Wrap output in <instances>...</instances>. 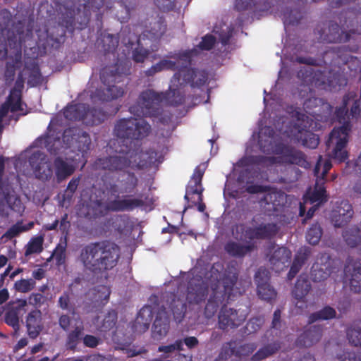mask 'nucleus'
<instances>
[{"label":"nucleus","instance_id":"nucleus-49","mask_svg":"<svg viewBox=\"0 0 361 361\" xmlns=\"http://www.w3.org/2000/svg\"><path fill=\"white\" fill-rule=\"evenodd\" d=\"M125 29L122 30L123 32ZM122 32H121L120 37H118L113 34L104 32L101 35V43L102 44V48L106 53L114 52L118 45L119 39H121Z\"/></svg>","mask_w":361,"mask_h":361},{"label":"nucleus","instance_id":"nucleus-5","mask_svg":"<svg viewBox=\"0 0 361 361\" xmlns=\"http://www.w3.org/2000/svg\"><path fill=\"white\" fill-rule=\"evenodd\" d=\"M153 204L148 194L140 193L137 196L123 195L105 203L102 199L90 200L87 206L86 216L97 219L106 216L109 212H132L136 209H145Z\"/></svg>","mask_w":361,"mask_h":361},{"label":"nucleus","instance_id":"nucleus-30","mask_svg":"<svg viewBox=\"0 0 361 361\" xmlns=\"http://www.w3.org/2000/svg\"><path fill=\"white\" fill-rule=\"evenodd\" d=\"M181 77L183 82L190 84L191 87H201L206 84L208 74L206 71L192 68L186 69Z\"/></svg>","mask_w":361,"mask_h":361},{"label":"nucleus","instance_id":"nucleus-38","mask_svg":"<svg viewBox=\"0 0 361 361\" xmlns=\"http://www.w3.org/2000/svg\"><path fill=\"white\" fill-rule=\"evenodd\" d=\"M87 104H75L68 105L63 110L64 117L69 121H82L84 122Z\"/></svg>","mask_w":361,"mask_h":361},{"label":"nucleus","instance_id":"nucleus-13","mask_svg":"<svg viewBox=\"0 0 361 361\" xmlns=\"http://www.w3.org/2000/svg\"><path fill=\"white\" fill-rule=\"evenodd\" d=\"M118 183H110L105 184L106 190L111 195H118L119 193H132L138 186L139 179L134 172H123L117 178ZM117 198H119L117 196Z\"/></svg>","mask_w":361,"mask_h":361},{"label":"nucleus","instance_id":"nucleus-14","mask_svg":"<svg viewBox=\"0 0 361 361\" xmlns=\"http://www.w3.org/2000/svg\"><path fill=\"white\" fill-rule=\"evenodd\" d=\"M29 163L36 178L46 182L50 180L53 177L52 163L43 153L34 152L29 158Z\"/></svg>","mask_w":361,"mask_h":361},{"label":"nucleus","instance_id":"nucleus-19","mask_svg":"<svg viewBox=\"0 0 361 361\" xmlns=\"http://www.w3.org/2000/svg\"><path fill=\"white\" fill-rule=\"evenodd\" d=\"M254 279L257 284V294L262 300L271 302L276 298V291L269 283V271L259 268L255 273Z\"/></svg>","mask_w":361,"mask_h":361},{"label":"nucleus","instance_id":"nucleus-9","mask_svg":"<svg viewBox=\"0 0 361 361\" xmlns=\"http://www.w3.org/2000/svg\"><path fill=\"white\" fill-rule=\"evenodd\" d=\"M128 154V149H121L114 154L97 157L93 163V167L95 170L110 173L124 172L131 165Z\"/></svg>","mask_w":361,"mask_h":361},{"label":"nucleus","instance_id":"nucleus-22","mask_svg":"<svg viewBox=\"0 0 361 361\" xmlns=\"http://www.w3.org/2000/svg\"><path fill=\"white\" fill-rule=\"evenodd\" d=\"M322 157H318L317 163L314 169V175L316 177L315 185L313 192L310 194L309 200L311 204H315L316 206L326 202L327 201L326 190L325 187L326 179L319 177V173L321 166Z\"/></svg>","mask_w":361,"mask_h":361},{"label":"nucleus","instance_id":"nucleus-21","mask_svg":"<svg viewBox=\"0 0 361 361\" xmlns=\"http://www.w3.org/2000/svg\"><path fill=\"white\" fill-rule=\"evenodd\" d=\"M197 54L198 50L197 48L169 53L166 57L174 59V61H176L179 65L178 71L173 75L175 80L179 81L186 69H192L189 67L191 64L192 58Z\"/></svg>","mask_w":361,"mask_h":361},{"label":"nucleus","instance_id":"nucleus-58","mask_svg":"<svg viewBox=\"0 0 361 361\" xmlns=\"http://www.w3.org/2000/svg\"><path fill=\"white\" fill-rule=\"evenodd\" d=\"M59 307L63 310H68L71 313H75V306L71 302V293L69 291H64L59 297L58 300Z\"/></svg>","mask_w":361,"mask_h":361},{"label":"nucleus","instance_id":"nucleus-39","mask_svg":"<svg viewBox=\"0 0 361 361\" xmlns=\"http://www.w3.org/2000/svg\"><path fill=\"white\" fill-rule=\"evenodd\" d=\"M322 104V100L317 97H310L305 100L303 103V109L309 118L313 119V122L315 120H319L321 116V112L319 111L320 106Z\"/></svg>","mask_w":361,"mask_h":361},{"label":"nucleus","instance_id":"nucleus-56","mask_svg":"<svg viewBox=\"0 0 361 361\" xmlns=\"http://www.w3.org/2000/svg\"><path fill=\"white\" fill-rule=\"evenodd\" d=\"M202 192H203V188L202 187V183H197L196 182H192L190 180L188 185L187 186L186 193L184 196V199L188 202L190 196H192L194 195H197V201L202 202L203 200Z\"/></svg>","mask_w":361,"mask_h":361},{"label":"nucleus","instance_id":"nucleus-45","mask_svg":"<svg viewBox=\"0 0 361 361\" xmlns=\"http://www.w3.org/2000/svg\"><path fill=\"white\" fill-rule=\"evenodd\" d=\"M336 311L334 307L326 305L320 310L310 314L307 322L309 324H312L317 321L329 320L336 318Z\"/></svg>","mask_w":361,"mask_h":361},{"label":"nucleus","instance_id":"nucleus-27","mask_svg":"<svg viewBox=\"0 0 361 361\" xmlns=\"http://www.w3.org/2000/svg\"><path fill=\"white\" fill-rule=\"evenodd\" d=\"M322 336V327L311 326L306 329L296 339V345L300 348H310L319 341Z\"/></svg>","mask_w":361,"mask_h":361},{"label":"nucleus","instance_id":"nucleus-28","mask_svg":"<svg viewBox=\"0 0 361 361\" xmlns=\"http://www.w3.org/2000/svg\"><path fill=\"white\" fill-rule=\"evenodd\" d=\"M27 332L28 336L36 338L43 329L42 312L39 310H34L30 312L25 320Z\"/></svg>","mask_w":361,"mask_h":361},{"label":"nucleus","instance_id":"nucleus-35","mask_svg":"<svg viewBox=\"0 0 361 361\" xmlns=\"http://www.w3.org/2000/svg\"><path fill=\"white\" fill-rule=\"evenodd\" d=\"M89 19L85 17L82 22L80 23L78 26H76L75 11L73 9H67L62 15L61 25L69 32L73 33L75 28L82 30L87 25Z\"/></svg>","mask_w":361,"mask_h":361},{"label":"nucleus","instance_id":"nucleus-31","mask_svg":"<svg viewBox=\"0 0 361 361\" xmlns=\"http://www.w3.org/2000/svg\"><path fill=\"white\" fill-rule=\"evenodd\" d=\"M257 248L255 243L240 244L235 241H228L224 246L225 251L231 256L238 258L244 257Z\"/></svg>","mask_w":361,"mask_h":361},{"label":"nucleus","instance_id":"nucleus-47","mask_svg":"<svg viewBox=\"0 0 361 361\" xmlns=\"http://www.w3.org/2000/svg\"><path fill=\"white\" fill-rule=\"evenodd\" d=\"M291 256L292 253L289 249L286 247H279L270 256L269 262L274 266H276L278 264L285 266V264L290 261Z\"/></svg>","mask_w":361,"mask_h":361},{"label":"nucleus","instance_id":"nucleus-1","mask_svg":"<svg viewBox=\"0 0 361 361\" xmlns=\"http://www.w3.org/2000/svg\"><path fill=\"white\" fill-rule=\"evenodd\" d=\"M344 47L331 48L324 51L322 59L298 56L295 61L301 64L322 66L329 64L336 68L322 71L319 69L303 68L298 72V77L305 82L310 80L316 87L330 92H336L347 85L348 79L341 65L348 62L350 55L344 54Z\"/></svg>","mask_w":361,"mask_h":361},{"label":"nucleus","instance_id":"nucleus-51","mask_svg":"<svg viewBox=\"0 0 361 361\" xmlns=\"http://www.w3.org/2000/svg\"><path fill=\"white\" fill-rule=\"evenodd\" d=\"M44 235L32 237L25 247V256L39 254L43 250Z\"/></svg>","mask_w":361,"mask_h":361},{"label":"nucleus","instance_id":"nucleus-10","mask_svg":"<svg viewBox=\"0 0 361 361\" xmlns=\"http://www.w3.org/2000/svg\"><path fill=\"white\" fill-rule=\"evenodd\" d=\"M295 117L297 121L295 127L298 129V133L295 135V139L305 147L317 148L319 143V136L310 130L313 128L315 122H313L312 118L299 111H296Z\"/></svg>","mask_w":361,"mask_h":361},{"label":"nucleus","instance_id":"nucleus-16","mask_svg":"<svg viewBox=\"0 0 361 361\" xmlns=\"http://www.w3.org/2000/svg\"><path fill=\"white\" fill-rule=\"evenodd\" d=\"M121 35V42L126 47L133 48L135 43L137 44V47L133 51L132 57L133 61L137 63L144 62L149 51L142 47L140 41L141 39H145V37H148V35L144 32L142 35L137 36L136 34L131 32L130 28H125Z\"/></svg>","mask_w":361,"mask_h":361},{"label":"nucleus","instance_id":"nucleus-64","mask_svg":"<svg viewBox=\"0 0 361 361\" xmlns=\"http://www.w3.org/2000/svg\"><path fill=\"white\" fill-rule=\"evenodd\" d=\"M267 203L271 202L275 209L276 207L283 205L286 202V196L283 193L272 192L266 197Z\"/></svg>","mask_w":361,"mask_h":361},{"label":"nucleus","instance_id":"nucleus-43","mask_svg":"<svg viewBox=\"0 0 361 361\" xmlns=\"http://www.w3.org/2000/svg\"><path fill=\"white\" fill-rule=\"evenodd\" d=\"M116 230L123 235L130 234L134 228V223L128 215L123 214L116 216L114 221Z\"/></svg>","mask_w":361,"mask_h":361},{"label":"nucleus","instance_id":"nucleus-18","mask_svg":"<svg viewBox=\"0 0 361 361\" xmlns=\"http://www.w3.org/2000/svg\"><path fill=\"white\" fill-rule=\"evenodd\" d=\"M278 149L283 163L297 165L305 169L311 167V164L307 160L306 154L301 150L287 145L279 146Z\"/></svg>","mask_w":361,"mask_h":361},{"label":"nucleus","instance_id":"nucleus-36","mask_svg":"<svg viewBox=\"0 0 361 361\" xmlns=\"http://www.w3.org/2000/svg\"><path fill=\"white\" fill-rule=\"evenodd\" d=\"M235 232V238L245 241L247 243H254V240H257V235L255 226H246L244 224H237L233 229Z\"/></svg>","mask_w":361,"mask_h":361},{"label":"nucleus","instance_id":"nucleus-25","mask_svg":"<svg viewBox=\"0 0 361 361\" xmlns=\"http://www.w3.org/2000/svg\"><path fill=\"white\" fill-rule=\"evenodd\" d=\"M312 289L311 282L307 274H301L296 280L295 286L292 290L293 298L297 300L296 307L302 308V305H299V302H307L305 299L307 294Z\"/></svg>","mask_w":361,"mask_h":361},{"label":"nucleus","instance_id":"nucleus-6","mask_svg":"<svg viewBox=\"0 0 361 361\" xmlns=\"http://www.w3.org/2000/svg\"><path fill=\"white\" fill-rule=\"evenodd\" d=\"M129 74L130 67L126 63H116L114 66L103 68L100 79L104 87L96 89L92 98L109 102L123 97L127 85L125 80Z\"/></svg>","mask_w":361,"mask_h":361},{"label":"nucleus","instance_id":"nucleus-29","mask_svg":"<svg viewBox=\"0 0 361 361\" xmlns=\"http://www.w3.org/2000/svg\"><path fill=\"white\" fill-rule=\"evenodd\" d=\"M57 183H60L74 173L75 168L61 157L54 159L52 164Z\"/></svg>","mask_w":361,"mask_h":361},{"label":"nucleus","instance_id":"nucleus-12","mask_svg":"<svg viewBox=\"0 0 361 361\" xmlns=\"http://www.w3.org/2000/svg\"><path fill=\"white\" fill-rule=\"evenodd\" d=\"M316 30L319 40L323 42L344 43L351 38L349 30L348 31L341 30L339 25L334 21L319 24Z\"/></svg>","mask_w":361,"mask_h":361},{"label":"nucleus","instance_id":"nucleus-46","mask_svg":"<svg viewBox=\"0 0 361 361\" xmlns=\"http://www.w3.org/2000/svg\"><path fill=\"white\" fill-rule=\"evenodd\" d=\"M281 16L284 26L296 25L299 24L300 21L303 18V11L300 8L294 9L286 8L283 11Z\"/></svg>","mask_w":361,"mask_h":361},{"label":"nucleus","instance_id":"nucleus-44","mask_svg":"<svg viewBox=\"0 0 361 361\" xmlns=\"http://www.w3.org/2000/svg\"><path fill=\"white\" fill-rule=\"evenodd\" d=\"M281 349L279 342H273L268 343L259 348L252 357V361H261L274 354Z\"/></svg>","mask_w":361,"mask_h":361},{"label":"nucleus","instance_id":"nucleus-17","mask_svg":"<svg viewBox=\"0 0 361 361\" xmlns=\"http://www.w3.org/2000/svg\"><path fill=\"white\" fill-rule=\"evenodd\" d=\"M343 281L349 282L351 291L359 293L361 291V259H354L348 257L343 269Z\"/></svg>","mask_w":361,"mask_h":361},{"label":"nucleus","instance_id":"nucleus-42","mask_svg":"<svg viewBox=\"0 0 361 361\" xmlns=\"http://www.w3.org/2000/svg\"><path fill=\"white\" fill-rule=\"evenodd\" d=\"M2 104H7L6 109L13 113L23 111L22 94L19 90L11 89L6 101Z\"/></svg>","mask_w":361,"mask_h":361},{"label":"nucleus","instance_id":"nucleus-57","mask_svg":"<svg viewBox=\"0 0 361 361\" xmlns=\"http://www.w3.org/2000/svg\"><path fill=\"white\" fill-rule=\"evenodd\" d=\"M264 317L258 316L251 318L245 326V332L248 334L258 331L264 323Z\"/></svg>","mask_w":361,"mask_h":361},{"label":"nucleus","instance_id":"nucleus-3","mask_svg":"<svg viewBox=\"0 0 361 361\" xmlns=\"http://www.w3.org/2000/svg\"><path fill=\"white\" fill-rule=\"evenodd\" d=\"M239 269L235 262H230L219 280L212 287V293L204 308V315L212 318L224 302L235 300L245 290L238 281Z\"/></svg>","mask_w":361,"mask_h":361},{"label":"nucleus","instance_id":"nucleus-41","mask_svg":"<svg viewBox=\"0 0 361 361\" xmlns=\"http://www.w3.org/2000/svg\"><path fill=\"white\" fill-rule=\"evenodd\" d=\"M170 309L176 322H181L185 317L187 310V305L184 300L173 295V298L170 303Z\"/></svg>","mask_w":361,"mask_h":361},{"label":"nucleus","instance_id":"nucleus-53","mask_svg":"<svg viewBox=\"0 0 361 361\" xmlns=\"http://www.w3.org/2000/svg\"><path fill=\"white\" fill-rule=\"evenodd\" d=\"M166 95L164 101L172 106H178L183 104L185 102V96L178 90L170 89L169 92H164Z\"/></svg>","mask_w":361,"mask_h":361},{"label":"nucleus","instance_id":"nucleus-62","mask_svg":"<svg viewBox=\"0 0 361 361\" xmlns=\"http://www.w3.org/2000/svg\"><path fill=\"white\" fill-rule=\"evenodd\" d=\"M259 0H235V8L238 11H244L257 7Z\"/></svg>","mask_w":361,"mask_h":361},{"label":"nucleus","instance_id":"nucleus-61","mask_svg":"<svg viewBox=\"0 0 361 361\" xmlns=\"http://www.w3.org/2000/svg\"><path fill=\"white\" fill-rule=\"evenodd\" d=\"M166 25L161 18L154 23L153 27L151 30L147 32L149 35L153 38H158L162 36L166 32Z\"/></svg>","mask_w":361,"mask_h":361},{"label":"nucleus","instance_id":"nucleus-40","mask_svg":"<svg viewBox=\"0 0 361 361\" xmlns=\"http://www.w3.org/2000/svg\"><path fill=\"white\" fill-rule=\"evenodd\" d=\"M255 227L257 240H271L276 235L279 230L276 223H262Z\"/></svg>","mask_w":361,"mask_h":361},{"label":"nucleus","instance_id":"nucleus-24","mask_svg":"<svg viewBox=\"0 0 361 361\" xmlns=\"http://www.w3.org/2000/svg\"><path fill=\"white\" fill-rule=\"evenodd\" d=\"M169 323L168 312L164 307H161L157 311L152 325V337L157 340L165 337L170 328Z\"/></svg>","mask_w":361,"mask_h":361},{"label":"nucleus","instance_id":"nucleus-33","mask_svg":"<svg viewBox=\"0 0 361 361\" xmlns=\"http://www.w3.org/2000/svg\"><path fill=\"white\" fill-rule=\"evenodd\" d=\"M152 318L153 311L151 306H144L137 313L135 322L136 329L143 332L146 331L149 327Z\"/></svg>","mask_w":361,"mask_h":361},{"label":"nucleus","instance_id":"nucleus-4","mask_svg":"<svg viewBox=\"0 0 361 361\" xmlns=\"http://www.w3.org/2000/svg\"><path fill=\"white\" fill-rule=\"evenodd\" d=\"M356 94L354 92H348L343 97L342 105L336 109L335 116L338 123H342L339 127H334L331 131L329 139L326 141V146L331 149V157L338 162H345L348 159V152L346 149L352 125L349 121L348 105L350 101H353V107L356 102H360L361 97L358 100L355 99ZM352 109H350L351 110ZM353 117H361V116H353Z\"/></svg>","mask_w":361,"mask_h":361},{"label":"nucleus","instance_id":"nucleus-23","mask_svg":"<svg viewBox=\"0 0 361 361\" xmlns=\"http://www.w3.org/2000/svg\"><path fill=\"white\" fill-rule=\"evenodd\" d=\"M208 294V286L201 277L191 279L188 282L187 300L190 303L199 304Z\"/></svg>","mask_w":361,"mask_h":361},{"label":"nucleus","instance_id":"nucleus-20","mask_svg":"<svg viewBox=\"0 0 361 361\" xmlns=\"http://www.w3.org/2000/svg\"><path fill=\"white\" fill-rule=\"evenodd\" d=\"M354 211L348 200L336 202L331 214V221L334 226L341 228L345 226L352 219Z\"/></svg>","mask_w":361,"mask_h":361},{"label":"nucleus","instance_id":"nucleus-63","mask_svg":"<svg viewBox=\"0 0 361 361\" xmlns=\"http://www.w3.org/2000/svg\"><path fill=\"white\" fill-rule=\"evenodd\" d=\"M35 281L32 279H20L15 283L16 289L21 293H27L35 287Z\"/></svg>","mask_w":361,"mask_h":361},{"label":"nucleus","instance_id":"nucleus-52","mask_svg":"<svg viewBox=\"0 0 361 361\" xmlns=\"http://www.w3.org/2000/svg\"><path fill=\"white\" fill-rule=\"evenodd\" d=\"M161 156L159 152L153 149L147 150L141 154V159L138 164L140 168H147L156 162H161Z\"/></svg>","mask_w":361,"mask_h":361},{"label":"nucleus","instance_id":"nucleus-54","mask_svg":"<svg viewBox=\"0 0 361 361\" xmlns=\"http://www.w3.org/2000/svg\"><path fill=\"white\" fill-rule=\"evenodd\" d=\"M27 68L29 71L27 85L30 87H36L40 85L42 82V75L39 66L32 64Z\"/></svg>","mask_w":361,"mask_h":361},{"label":"nucleus","instance_id":"nucleus-55","mask_svg":"<svg viewBox=\"0 0 361 361\" xmlns=\"http://www.w3.org/2000/svg\"><path fill=\"white\" fill-rule=\"evenodd\" d=\"M322 235V229L317 223L312 224L307 230L306 233V239L311 245H317Z\"/></svg>","mask_w":361,"mask_h":361},{"label":"nucleus","instance_id":"nucleus-48","mask_svg":"<svg viewBox=\"0 0 361 361\" xmlns=\"http://www.w3.org/2000/svg\"><path fill=\"white\" fill-rule=\"evenodd\" d=\"M343 238L350 247H355L361 243V231L356 226L345 228L343 232Z\"/></svg>","mask_w":361,"mask_h":361},{"label":"nucleus","instance_id":"nucleus-8","mask_svg":"<svg viewBox=\"0 0 361 361\" xmlns=\"http://www.w3.org/2000/svg\"><path fill=\"white\" fill-rule=\"evenodd\" d=\"M151 130L150 125L142 118H128L120 119L114 128V134L123 140H142L147 137Z\"/></svg>","mask_w":361,"mask_h":361},{"label":"nucleus","instance_id":"nucleus-60","mask_svg":"<svg viewBox=\"0 0 361 361\" xmlns=\"http://www.w3.org/2000/svg\"><path fill=\"white\" fill-rule=\"evenodd\" d=\"M4 320L6 324L11 326L15 333L20 329L19 317L16 311L10 310L5 314Z\"/></svg>","mask_w":361,"mask_h":361},{"label":"nucleus","instance_id":"nucleus-34","mask_svg":"<svg viewBox=\"0 0 361 361\" xmlns=\"http://www.w3.org/2000/svg\"><path fill=\"white\" fill-rule=\"evenodd\" d=\"M310 249L308 247H305L303 249H300L298 253L295 255L292 265L290 268V270L288 273L287 278L288 280H292L296 274L299 272L300 269L305 262L307 260L310 255Z\"/></svg>","mask_w":361,"mask_h":361},{"label":"nucleus","instance_id":"nucleus-2","mask_svg":"<svg viewBox=\"0 0 361 361\" xmlns=\"http://www.w3.org/2000/svg\"><path fill=\"white\" fill-rule=\"evenodd\" d=\"M120 247L115 243L104 240L83 245L78 259L85 270L94 276H104L112 270L120 259Z\"/></svg>","mask_w":361,"mask_h":361},{"label":"nucleus","instance_id":"nucleus-26","mask_svg":"<svg viewBox=\"0 0 361 361\" xmlns=\"http://www.w3.org/2000/svg\"><path fill=\"white\" fill-rule=\"evenodd\" d=\"M339 20L343 27L349 30L350 36L361 35V8H359L358 14H355L353 11L342 12Z\"/></svg>","mask_w":361,"mask_h":361},{"label":"nucleus","instance_id":"nucleus-11","mask_svg":"<svg viewBox=\"0 0 361 361\" xmlns=\"http://www.w3.org/2000/svg\"><path fill=\"white\" fill-rule=\"evenodd\" d=\"M249 314L247 307L235 309L223 305L218 314V328L222 331L234 329L241 326Z\"/></svg>","mask_w":361,"mask_h":361},{"label":"nucleus","instance_id":"nucleus-37","mask_svg":"<svg viewBox=\"0 0 361 361\" xmlns=\"http://www.w3.org/2000/svg\"><path fill=\"white\" fill-rule=\"evenodd\" d=\"M84 325L80 322L78 325H75L74 329L68 332L66 341V346L68 349L75 350L84 337Z\"/></svg>","mask_w":361,"mask_h":361},{"label":"nucleus","instance_id":"nucleus-15","mask_svg":"<svg viewBox=\"0 0 361 361\" xmlns=\"http://www.w3.org/2000/svg\"><path fill=\"white\" fill-rule=\"evenodd\" d=\"M62 138L68 147L75 144L78 151L82 153L87 152L90 149L91 139L89 134L78 127L65 129Z\"/></svg>","mask_w":361,"mask_h":361},{"label":"nucleus","instance_id":"nucleus-32","mask_svg":"<svg viewBox=\"0 0 361 361\" xmlns=\"http://www.w3.org/2000/svg\"><path fill=\"white\" fill-rule=\"evenodd\" d=\"M109 117V114L101 108H90L87 105L84 123L87 126H94L102 123Z\"/></svg>","mask_w":361,"mask_h":361},{"label":"nucleus","instance_id":"nucleus-50","mask_svg":"<svg viewBox=\"0 0 361 361\" xmlns=\"http://www.w3.org/2000/svg\"><path fill=\"white\" fill-rule=\"evenodd\" d=\"M331 274L329 265L315 263L311 268V276L315 282H320L326 279Z\"/></svg>","mask_w":361,"mask_h":361},{"label":"nucleus","instance_id":"nucleus-7","mask_svg":"<svg viewBox=\"0 0 361 361\" xmlns=\"http://www.w3.org/2000/svg\"><path fill=\"white\" fill-rule=\"evenodd\" d=\"M165 97L164 92L147 89L140 93L137 103L130 107V111L138 117L157 118L162 114Z\"/></svg>","mask_w":361,"mask_h":361},{"label":"nucleus","instance_id":"nucleus-59","mask_svg":"<svg viewBox=\"0 0 361 361\" xmlns=\"http://www.w3.org/2000/svg\"><path fill=\"white\" fill-rule=\"evenodd\" d=\"M116 322L117 313L114 310L109 312L103 319L101 331L106 332L112 329L115 326Z\"/></svg>","mask_w":361,"mask_h":361}]
</instances>
